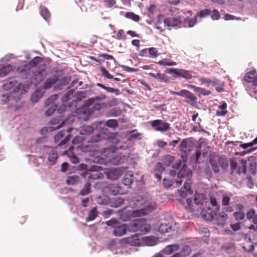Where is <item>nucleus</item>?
<instances>
[{
    "label": "nucleus",
    "instance_id": "nucleus-36",
    "mask_svg": "<svg viewBox=\"0 0 257 257\" xmlns=\"http://www.w3.org/2000/svg\"><path fill=\"white\" fill-rule=\"evenodd\" d=\"M58 159V154L55 151H52L49 155L48 161L52 163V164L56 163Z\"/></svg>",
    "mask_w": 257,
    "mask_h": 257
},
{
    "label": "nucleus",
    "instance_id": "nucleus-27",
    "mask_svg": "<svg viewBox=\"0 0 257 257\" xmlns=\"http://www.w3.org/2000/svg\"><path fill=\"white\" fill-rule=\"evenodd\" d=\"M255 74V70H252L246 73L244 76V80L248 83L252 82L253 83V81L255 79V77L256 76Z\"/></svg>",
    "mask_w": 257,
    "mask_h": 257
},
{
    "label": "nucleus",
    "instance_id": "nucleus-33",
    "mask_svg": "<svg viewBox=\"0 0 257 257\" xmlns=\"http://www.w3.org/2000/svg\"><path fill=\"white\" fill-rule=\"evenodd\" d=\"M98 215L96 207L93 208L88 214V216L86 218L87 221H92L94 220Z\"/></svg>",
    "mask_w": 257,
    "mask_h": 257
},
{
    "label": "nucleus",
    "instance_id": "nucleus-23",
    "mask_svg": "<svg viewBox=\"0 0 257 257\" xmlns=\"http://www.w3.org/2000/svg\"><path fill=\"white\" fill-rule=\"evenodd\" d=\"M107 188L109 193L111 195H116L122 193L121 187L117 184H109Z\"/></svg>",
    "mask_w": 257,
    "mask_h": 257
},
{
    "label": "nucleus",
    "instance_id": "nucleus-57",
    "mask_svg": "<svg viewBox=\"0 0 257 257\" xmlns=\"http://www.w3.org/2000/svg\"><path fill=\"white\" fill-rule=\"evenodd\" d=\"M212 20H216L219 18L220 15L218 11L216 10H214L212 11H211V14L210 15Z\"/></svg>",
    "mask_w": 257,
    "mask_h": 257
},
{
    "label": "nucleus",
    "instance_id": "nucleus-21",
    "mask_svg": "<svg viewBox=\"0 0 257 257\" xmlns=\"http://www.w3.org/2000/svg\"><path fill=\"white\" fill-rule=\"evenodd\" d=\"M192 251V249L189 246H184L179 252H177L170 257H187L189 256Z\"/></svg>",
    "mask_w": 257,
    "mask_h": 257
},
{
    "label": "nucleus",
    "instance_id": "nucleus-60",
    "mask_svg": "<svg viewBox=\"0 0 257 257\" xmlns=\"http://www.w3.org/2000/svg\"><path fill=\"white\" fill-rule=\"evenodd\" d=\"M121 67L122 68V69L125 71L129 72H136L137 71V69L134 68H131L125 65H121Z\"/></svg>",
    "mask_w": 257,
    "mask_h": 257
},
{
    "label": "nucleus",
    "instance_id": "nucleus-9",
    "mask_svg": "<svg viewBox=\"0 0 257 257\" xmlns=\"http://www.w3.org/2000/svg\"><path fill=\"white\" fill-rule=\"evenodd\" d=\"M72 130L71 127L68 128L66 131L62 130L54 137V141L56 143L60 142L58 146H61L65 145L70 141L71 138L70 132Z\"/></svg>",
    "mask_w": 257,
    "mask_h": 257
},
{
    "label": "nucleus",
    "instance_id": "nucleus-29",
    "mask_svg": "<svg viewBox=\"0 0 257 257\" xmlns=\"http://www.w3.org/2000/svg\"><path fill=\"white\" fill-rule=\"evenodd\" d=\"M179 150L185 154H187L190 149L188 147V141L187 139H183L179 145Z\"/></svg>",
    "mask_w": 257,
    "mask_h": 257
},
{
    "label": "nucleus",
    "instance_id": "nucleus-58",
    "mask_svg": "<svg viewBox=\"0 0 257 257\" xmlns=\"http://www.w3.org/2000/svg\"><path fill=\"white\" fill-rule=\"evenodd\" d=\"M155 169L157 172L161 174L164 171L165 168L164 167L163 165L161 163L158 162L156 164L155 166Z\"/></svg>",
    "mask_w": 257,
    "mask_h": 257
},
{
    "label": "nucleus",
    "instance_id": "nucleus-13",
    "mask_svg": "<svg viewBox=\"0 0 257 257\" xmlns=\"http://www.w3.org/2000/svg\"><path fill=\"white\" fill-rule=\"evenodd\" d=\"M177 224L174 222L171 223H162L159 227V231L162 234L175 231L177 229Z\"/></svg>",
    "mask_w": 257,
    "mask_h": 257
},
{
    "label": "nucleus",
    "instance_id": "nucleus-62",
    "mask_svg": "<svg viewBox=\"0 0 257 257\" xmlns=\"http://www.w3.org/2000/svg\"><path fill=\"white\" fill-rule=\"evenodd\" d=\"M106 224L109 226H113L117 225V222L115 219H111L106 222Z\"/></svg>",
    "mask_w": 257,
    "mask_h": 257
},
{
    "label": "nucleus",
    "instance_id": "nucleus-37",
    "mask_svg": "<svg viewBox=\"0 0 257 257\" xmlns=\"http://www.w3.org/2000/svg\"><path fill=\"white\" fill-rule=\"evenodd\" d=\"M211 14V10L210 9H205L204 10L201 11L200 12L198 13L196 15V18H202L206 17Z\"/></svg>",
    "mask_w": 257,
    "mask_h": 257
},
{
    "label": "nucleus",
    "instance_id": "nucleus-38",
    "mask_svg": "<svg viewBox=\"0 0 257 257\" xmlns=\"http://www.w3.org/2000/svg\"><path fill=\"white\" fill-rule=\"evenodd\" d=\"M174 157L171 155H167L163 159V163L166 166H170L174 161Z\"/></svg>",
    "mask_w": 257,
    "mask_h": 257
},
{
    "label": "nucleus",
    "instance_id": "nucleus-51",
    "mask_svg": "<svg viewBox=\"0 0 257 257\" xmlns=\"http://www.w3.org/2000/svg\"><path fill=\"white\" fill-rule=\"evenodd\" d=\"M217 116H223L225 115V103H222L216 111Z\"/></svg>",
    "mask_w": 257,
    "mask_h": 257
},
{
    "label": "nucleus",
    "instance_id": "nucleus-49",
    "mask_svg": "<svg viewBox=\"0 0 257 257\" xmlns=\"http://www.w3.org/2000/svg\"><path fill=\"white\" fill-rule=\"evenodd\" d=\"M42 94L41 92L39 91H36L32 95L31 100L33 102H37L39 98H41Z\"/></svg>",
    "mask_w": 257,
    "mask_h": 257
},
{
    "label": "nucleus",
    "instance_id": "nucleus-17",
    "mask_svg": "<svg viewBox=\"0 0 257 257\" xmlns=\"http://www.w3.org/2000/svg\"><path fill=\"white\" fill-rule=\"evenodd\" d=\"M182 96L185 97L187 99L186 102L190 104H192L196 102L197 99V97L193 93L185 89L182 90Z\"/></svg>",
    "mask_w": 257,
    "mask_h": 257
},
{
    "label": "nucleus",
    "instance_id": "nucleus-55",
    "mask_svg": "<svg viewBox=\"0 0 257 257\" xmlns=\"http://www.w3.org/2000/svg\"><path fill=\"white\" fill-rule=\"evenodd\" d=\"M149 52L151 57L156 58L158 56V52L156 48L152 47L149 49Z\"/></svg>",
    "mask_w": 257,
    "mask_h": 257
},
{
    "label": "nucleus",
    "instance_id": "nucleus-52",
    "mask_svg": "<svg viewBox=\"0 0 257 257\" xmlns=\"http://www.w3.org/2000/svg\"><path fill=\"white\" fill-rule=\"evenodd\" d=\"M187 19H188L187 25L189 26V28L193 27L196 24L197 22H199L200 21V19L198 20V19H197V18H196V16L194 18H192V19L187 18Z\"/></svg>",
    "mask_w": 257,
    "mask_h": 257
},
{
    "label": "nucleus",
    "instance_id": "nucleus-18",
    "mask_svg": "<svg viewBox=\"0 0 257 257\" xmlns=\"http://www.w3.org/2000/svg\"><path fill=\"white\" fill-rule=\"evenodd\" d=\"M113 234L116 236H121L127 232V227L124 224H117L113 226Z\"/></svg>",
    "mask_w": 257,
    "mask_h": 257
},
{
    "label": "nucleus",
    "instance_id": "nucleus-4",
    "mask_svg": "<svg viewBox=\"0 0 257 257\" xmlns=\"http://www.w3.org/2000/svg\"><path fill=\"white\" fill-rule=\"evenodd\" d=\"M115 147H111L105 148L100 157L95 158V162L99 164H107L108 163L117 165L123 162V158L116 153Z\"/></svg>",
    "mask_w": 257,
    "mask_h": 257
},
{
    "label": "nucleus",
    "instance_id": "nucleus-22",
    "mask_svg": "<svg viewBox=\"0 0 257 257\" xmlns=\"http://www.w3.org/2000/svg\"><path fill=\"white\" fill-rule=\"evenodd\" d=\"M135 177L132 172H127L124 176L122 179V183L128 187H130L134 181Z\"/></svg>",
    "mask_w": 257,
    "mask_h": 257
},
{
    "label": "nucleus",
    "instance_id": "nucleus-6",
    "mask_svg": "<svg viewBox=\"0 0 257 257\" xmlns=\"http://www.w3.org/2000/svg\"><path fill=\"white\" fill-rule=\"evenodd\" d=\"M131 230L134 232L140 231L142 234L149 232L152 227L150 224L147 223V220L144 218L134 220L131 225Z\"/></svg>",
    "mask_w": 257,
    "mask_h": 257
},
{
    "label": "nucleus",
    "instance_id": "nucleus-24",
    "mask_svg": "<svg viewBox=\"0 0 257 257\" xmlns=\"http://www.w3.org/2000/svg\"><path fill=\"white\" fill-rule=\"evenodd\" d=\"M42 60L40 57H35L29 62L28 66L24 70V71H29V69H31L30 67H32V69H34L33 68L38 65L42 61Z\"/></svg>",
    "mask_w": 257,
    "mask_h": 257
},
{
    "label": "nucleus",
    "instance_id": "nucleus-10",
    "mask_svg": "<svg viewBox=\"0 0 257 257\" xmlns=\"http://www.w3.org/2000/svg\"><path fill=\"white\" fill-rule=\"evenodd\" d=\"M64 122L61 116H58L56 118L52 119L50 121V124L52 125L50 126L43 127L41 130V133L43 135L53 132L55 130L60 128L64 124Z\"/></svg>",
    "mask_w": 257,
    "mask_h": 257
},
{
    "label": "nucleus",
    "instance_id": "nucleus-56",
    "mask_svg": "<svg viewBox=\"0 0 257 257\" xmlns=\"http://www.w3.org/2000/svg\"><path fill=\"white\" fill-rule=\"evenodd\" d=\"M233 216L236 220H242L244 218L245 215L242 212L238 211V212H234Z\"/></svg>",
    "mask_w": 257,
    "mask_h": 257
},
{
    "label": "nucleus",
    "instance_id": "nucleus-45",
    "mask_svg": "<svg viewBox=\"0 0 257 257\" xmlns=\"http://www.w3.org/2000/svg\"><path fill=\"white\" fill-rule=\"evenodd\" d=\"M74 90L71 89L68 91L67 93L62 98V101L63 102H66L71 99V96L73 94Z\"/></svg>",
    "mask_w": 257,
    "mask_h": 257
},
{
    "label": "nucleus",
    "instance_id": "nucleus-34",
    "mask_svg": "<svg viewBox=\"0 0 257 257\" xmlns=\"http://www.w3.org/2000/svg\"><path fill=\"white\" fill-rule=\"evenodd\" d=\"M179 77L184 78L186 79H190L192 78V75L190 71L188 70L180 69V73Z\"/></svg>",
    "mask_w": 257,
    "mask_h": 257
},
{
    "label": "nucleus",
    "instance_id": "nucleus-32",
    "mask_svg": "<svg viewBox=\"0 0 257 257\" xmlns=\"http://www.w3.org/2000/svg\"><path fill=\"white\" fill-rule=\"evenodd\" d=\"M13 70V66L7 65L0 69V77H4Z\"/></svg>",
    "mask_w": 257,
    "mask_h": 257
},
{
    "label": "nucleus",
    "instance_id": "nucleus-3",
    "mask_svg": "<svg viewBox=\"0 0 257 257\" xmlns=\"http://www.w3.org/2000/svg\"><path fill=\"white\" fill-rule=\"evenodd\" d=\"M134 204L138 209L131 212V215L133 218L148 214L156 208L155 203L149 201L146 197L143 196H139L135 200Z\"/></svg>",
    "mask_w": 257,
    "mask_h": 257
},
{
    "label": "nucleus",
    "instance_id": "nucleus-11",
    "mask_svg": "<svg viewBox=\"0 0 257 257\" xmlns=\"http://www.w3.org/2000/svg\"><path fill=\"white\" fill-rule=\"evenodd\" d=\"M151 126L155 131L161 132H166L170 130V124L161 119L152 121Z\"/></svg>",
    "mask_w": 257,
    "mask_h": 257
},
{
    "label": "nucleus",
    "instance_id": "nucleus-2",
    "mask_svg": "<svg viewBox=\"0 0 257 257\" xmlns=\"http://www.w3.org/2000/svg\"><path fill=\"white\" fill-rule=\"evenodd\" d=\"M191 171L187 168L186 164H184L178 173V177L180 180L176 181L178 186L181 185L184 181L183 189L178 190L179 196L182 198L186 196V192L189 194H193V190L191 189Z\"/></svg>",
    "mask_w": 257,
    "mask_h": 257
},
{
    "label": "nucleus",
    "instance_id": "nucleus-50",
    "mask_svg": "<svg viewBox=\"0 0 257 257\" xmlns=\"http://www.w3.org/2000/svg\"><path fill=\"white\" fill-rule=\"evenodd\" d=\"M86 96V91H79L77 92L75 97L77 101H81L83 98H85Z\"/></svg>",
    "mask_w": 257,
    "mask_h": 257
},
{
    "label": "nucleus",
    "instance_id": "nucleus-30",
    "mask_svg": "<svg viewBox=\"0 0 257 257\" xmlns=\"http://www.w3.org/2000/svg\"><path fill=\"white\" fill-rule=\"evenodd\" d=\"M17 84V81L14 78H11L8 80L3 85V88L9 90L15 86Z\"/></svg>",
    "mask_w": 257,
    "mask_h": 257
},
{
    "label": "nucleus",
    "instance_id": "nucleus-15",
    "mask_svg": "<svg viewBox=\"0 0 257 257\" xmlns=\"http://www.w3.org/2000/svg\"><path fill=\"white\" fill-rule=\"evenodd\" d=\"M181 24V18L180 16L169 18L164 20V24L168 27L179 28V25Z\"/></svg>",
    "mask_w": 257,
    "mask_h": 257
},
{
    "label": "nucleus",
    "instance_id": "nucleus-40",
    "mask_svg": "<svg viewBox=\"0 0 257 257\" xmlns=\"http://www.w3.org/2000/svg\"><path fill=\"white\" fill-rule=\"evenodd\" d=\"M158 64L162 66H174L176 65V63L174 61H169L167 59H164L159 61Z\"/></svg>",
    "mask_w": 257,
    "mask_h": 257
},
{
    "label": "nucleus",
    "instance_id": "nucleus-19",
    "mask_svg": "<svg viewBox=\"0 0 257 257\" xmlns=\"http://www.w3.org/2000/svg\"><path fill=\"white\" fill-rule=\"evenodd\" d=\"M122 240L131 246H139L140 244V240L137 234L123 238Z\"/></svg>",
    "mask_w": 257,
    "mask_h": 257
},
{
    "label": "nucleus",
    "instance_id": "nucleus-25",
    "mask_svg": "<svg viewBox=\"0 0 257 257\" xmlns=\"http://www.w3.org/2000/svg\"><path fill=\"white\" fill-rule=\"evenodd\" d=\"M4 98L6 97V100H4L5 102L14 99L16 101L21 99V97L18 91H14V92L8 94L3 95Z\"/></svg>",
    "mask_w": 257,
    "mask_h": 257
},
{
    "label": "nucleus",
    "instance_id": "nucleus-5",
    "mask_svg": "<svg viewBox=\"0 0 257 257\" xmlns=\"http://www.w3.org/2000/svg\"><path fill=\"white\" fill-rule=\"evenodd\" d=\"M47 66L45 64H41L38 68L29 69V73H32L30 77L31 83L38 85L47 76L46 72Z\"/></svg>",
    "mask_w": 257,
    "mask_h": 257
},
{
    "label": "nucleus",
    "instance_id": "nucleus-53",
    "mask_svg": "<svg viewBox=\"0 0 257 257\" xmlns=\"http://www.w3.org/2000/svg\"><path fill=\"white\" fill-rule=\"evenodd\" d=\"M197 93L203 95H209L211 92L210 90H207L205 88L198 87Z\"/></svg>",
    "mask_w": 257,
    "mask_h": 257
},
{
    "label": "nucleus",
    "instance_id": "nucleus-16",
    "mask_svg": "<svg viewBox=\"0 0 257 257\" xmlns=\"http://www.w3.org/2000/svg\"><path fill=\"white\" fill-rule=\"evenodd\" d=\"M222 158L218 157L214 158H210V162L211 165L213 170L215 173H217L219 171V166L222 168H224V163Z\"/></svg>",
    "mask_w": 257,
    "mask_h": 257
},
{
    "label": "nucleus",
    "instance_id": "nucleus-28",
    "mask_svg": "<svg viewBox=\"0 0 257 257\" xmlns=\"http://www.w3.org/2000/svg\"><path fill=\"white\" fill-rule=\"evenodd\" d=\"M57 80L58 78L56 76L48 78L43 84L44 88L45 89L50 88L52 85L57 81Z\"/></svg>",
    "mask_w": 257,
    "mask_h": 257
},
{
    "label": "nucleus",
    "instance_id": "nucleus-42",
    "mask_svg": "<svg viewBox=\"0 0 257 257\" xmlns=\"http://www.w3.org/2000/svg\"><path fill=\"white\" fill-rule=\"evenodd\" d=\"M41 14L44 19L46 21H48V19L50 17V14L48 10L45 7L41 8Z\"/></svg>",
    "mask_w": 257,
    "mask_h": 257
},
{
    "label": "nucleus",
    "instance_id": "nucleus-63",
    "mask_svg": "<svg viewBox=\"0 0 257 257\" xmlns=\"http://www.w3.org/2000/svg\"><path fill=\"white\" fill-rule=\"evenodd\" d=\"M255 215V211L252 209L247 213L246 217L247 219H252Z\"/></svg>",
    "mask_w": 257,
    "mask_h": 257
},
{
    "label": "nucleus",
    "instance_id": "nucleus-44",
    "mask_svg": "<svg viewBox=\"0 0 257 257\" xmlns=\"http://www.w3.org/2000/svg\"><path fill=\"white\" fill-rule=\"evenodd\" d=\"M166 72L173 75V77H179L180 73V69L170 68L166 70Z\"/></svg>",
    "mask_w": 257,
    "mask_h": 257
},
{
    "label": "nucleus",
    "instance_id": "nucleus-39",
    "mask_svg": "<svg viewBox=\"0 0 257 257\" xmlns=\"http://www.w3.org/2000/svg\"><path fill=\"white\" fill-rule=\"evenodd\" d=\"M90 186L89 183L85 184L84 188L80 191V194L82 196H84L90 193Z\"/></svg>",
    "mask_w": 257,
    "mask_h": 257
},
{
    "label": "nucleus",
    "instance_id": "nucleus-12",
    "mask_svg": "<svg viewBox=\"0 0 257 257\" xmlns=\"http://www.w3.org/2000/svg\"><path fill=\"white\" fill-rule=\"evenodd\" d=\"M93 170L92 168L81 174V176L84 178H87L88 179L96 180L100 178L101 173L98 172L99 167L93 166Z\"/></svg>",
    "mask_w": 257,
    "mask_h": 257
},
{
    "label": "nucleus",
    "instance_id": "nucleus-46",
    "mask_svg": "<svg viewBox=\"0 0 257 257\" xmlns=\"http://www.w3.org/2000/svg\"><path fill=\"white\" fill-rule=\"evenodd\" d=\"M58 98V95L54 94L51 96L49 98H48L47 100L46 101L45 104L46 106H48L51 103H53L54 102L55 100H57Z\"/></svg>",
    "mask_w": 257,
    "mask_h": 257
},
{
    "label": "nucleus",
    "instance_id": "nucleus-64",
    "mask_svg": "<svg viewBox=\"0 0 257 257\" xmlns=\"http://www.w3.org/2000/svg\"><path fill=\"white\" fill-rule=\"evenodd\" d=\"M84 131L86 132L85 134H91L93 133L95 134V133L93 130V127L89 126H86L84 127Z\"/></svg>",
    "mask_w": 257,
    "mask_h": 257
},
{
    "label": "nucleus",
    "instance_id": "nucleus-8",
    "mask_svg": "<svg viewBox=\"0 0 257 257\" xmlns=\"http://www.w3.org/2000/svg\"><path fill=\"white\" fill-rule=\"evenodd\" d=\"M105 98V96L104 95L92 97L87 100L85 102V104L87 106L93 104V108L94 110H99L107 106V104L106 103L101 102V101Z\"/></svg>",
    "mask_w": 257,
    "mask_h": 257
},
{
    "label": "nucleus",
    "instance_id": "nucleus-35",
    "mask_svg": "<svg viewBox=\"0 0 257 257\" xmlns=\"http://www.w3.org/2000/svg\"><path fill=\"white\" fill-rule=\"evenodd\" d=\"M73 149V147L71 146L69 148V151H66V153H69L68 154L69 157L70 158V160L72 163L77 164L79 162V159L74 155V154L71 152V150Z\"/></svg>",
    "mask_w": 257,
    "mask_h": 257
},
{
    "label": "nucleus",
    "instance_id": "nucleus-14",
    "mask_svg": "<svg viewBox=\"0 0 257 257\" xmlns=\"http://www.w3.org/2000/svg\"><path fill=\"white\" fill-rule=\"evenodd\" d=\"M122 175V169L120 168H115L110 169L107 173V177L111 180L118 179Z\"/></svg>",
    "mask_w": 257,
    "mask_h": 257
},
{
    "label": "nucleus",
    "instance_id": "nucleus-54",
    "mask_svg": "<svg viewBox=\"0 0 257 257\" xmlns=\"http://www.w3.org/2000/svg\"><path fill=\"white\" fill-rule=\"evenodd\" d=\"M56 105H52L49 109L46 111L45 115L47 116H50L56 110Z\"/></svg>",
    "mask_w": 257,
    "mask_h": 257
},
{
    "label": "nucleus",
    "instance_id": "nucleus-20",
    "mask_svg": "<svg viewBox=\"0 0 257 257\" xmlns=\"http://www.w3.org/2000/svg\"><path fill=\"white\" fill-rule=\"evenodd\" d=\"M148 75L157 79L160 82H168V76L165 74L161 73L160 72H157L156 73H149Z\"/></svg>",
    "mask_w": 257,
    "mask_h": 257
},
{
    "label": "nucleus",
    "instance_id": "nucleus-41",
    "mask_svg": "<svg viewBox=\"0 0 257 257\" xmlns=\"http://www.w3.org/2000/svg\"><path fill=\"white\" fill-rule=\"evenodd\" d=\"M105 125L110 128H115L118 126V122L115 119H110L105 122Z\"/></svg>",
    "mask_w": 257,
    "mask_h": 257
},
{
    "label": "nucleus",
    "instance_id": "nucleus-47",
    "mask_svg": "<svg viewBox=\"0 0 257 257\" xmlns=\"http://www.w3.org/2000/svg\"><path fill=\"white\" fill-rule=\"evenodd\" d=\"M100 71L101 72L102 75L104 77L107 78L108 79H112L113 78V76L109 74L108 71L106 69L105 67H100Z\"/></svg>",
    "mask_w": 257,
    "mask_h": 257
},
{
    "label": "nucleus",
    "instance_id": "nucleus-59",
    "mask_svg": "<svg viewBox=\"0 0 257 257\" xmlns=\"http://www.w3.org/2000/svg\"><path fill=\"white\" fill-rule=\"evenodd\" d=\"M117 133H111L110 134L109 137H108L110 139H112L111 142L115 144H117L118 142V140L117 138Z\"/></svg>",
    "mask_w": 257,
    "mask_h": 257
},
{
    "label": "nucleus",
    "instance_id": "nucleus-1",
    "mask_svg": "<svg viewBox=\"0 0 257 257\" xmlns=\"http://www.w3.org/2000/svg\"><path fill=\"white\" fill-rule=\"evenodd\" d=\"M203 206L201 215L202 218L208 221H214L218 225H223L225 224V213L223 212L217 213L218 210V206L216 199L210 197V202H205V204L202 203Z\"/></svg>",
    "mask_w": 257,
    "mask_h": 257
},
{
    "label": "nucleus",
    "instance_id": "nucleus-61",
    "mask_svg": "<svg viewBox=\"0 0 257 257\" xmlns=\"http://www.w3.org/2000/svg\"><path fill=\"white\" fill-rule=\"evenodd\" d=\"M173 183V182L172 181H170L166 178H164L163 180V184L166 188L170 187L172 185Z\"/></svg>",
    "mask_w": 257,
    "mask_h": 257
},
{
    "label": "nucleus",
    "instance_id": "nucleus-43",
    "mask_svg": "<svg viewBox=\"0 0 257 257\" xmlns=\"http://www.w3.org/2000/svg\"><path fill=\"white\" fill-rule=\"evenodd\" d=\"M125 17L126 18L131 19L135 22H138L140 19V17L138 15L131 12H127L125 14Z\"/></svg>",
    "mask_w": 257,
    "mask_h": 257
},
{
    "label": "nucleus",
    "instance_id": "nucleus-7",
    "mask_svg": "<svg viewBox=\"0 0 257 257\" xmlns=\"http://www.w3.org/2000/svg\"><path fill=\"white\" fill-rule=\"evenodd\" d=\"M231 173L238 174H245L246 172V161L242 159H232L230 160Z\"/></svg>",
    "mask_w": 257,
    "mask_h": 257
},
{
    "label": "nucleus",
    "instance_id": "nucleus-26",
    "mask_svg": "<svg viewBox=\"0 0 257 257\" xmlns=\"http://www.w3.org/2000/svg\"><path fill=\"white\" fill-rule=\"evenodd\" d=\"M179 249V246L178 244H171L166 246L163 249V252L164 254L169 255L172 254L174 251H178Z\"/></svg>",
    "mask_w": 257,
    "mask_h": 257
},
{
    "label": "nucleus",
    "instance_id": "nucleus-48",
    "mask_svg": "<svg viewBox=\"0 0 257 257\" xmlns=\"http://www.w3.org/2000/svg\"><path fill=\"white\" fill-rule=\"evenodd\" d=\"M199 81L201 82V84H205L207 86H208L210 84L214 85V82L208 78L205 77H201L199 79Z\"/></svg>",
    "mask_w": 257,
    "mask_h": 257
},
{
    "label": "nucleus",
    "instance_id": "nucleus-31",
    "mask_svg": "<svg viewBox=\"0 0 257 257\" xmlns=\"http://www.w3.org/2000/svg\"><path fill=\"white\" fill-rule=\"evenodd\" d=\"M80 181V177L77 175L69 176L66 180V183L69 185H74Z\"/></svg>",
    "mask_w": 257,
    "mask_h": 257
}]
</instances>
